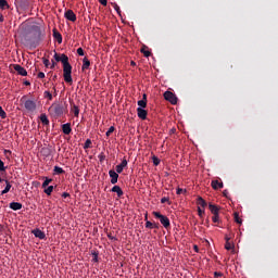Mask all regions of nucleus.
<instances>
[{"mask_svg":"<svg viewBox=\"0 0 278 278\" xmlns=\"http://www.w3.org/2000/svg\"><path fill=\"white\" fill-rule=\"evenodd\" d=\"M54 59L56 62L63 63V79L67 84H73L72 70L73 66L68 62V56L66 54H61V56L55 53Z\"/></svg>","mask_w":278,"mask_h":278,"instance_id":"f257e3e1","label":"nucleus"},{"mask_svg":"<svg viewBox=\"0 0 278 278\" xmlns=\"http://www.w3.org/2000/svg\"><path fill=\"white\" fill-rule=\"evenodd\" d=\"M65 111L66 105L63 102H54L49 109V112L53 117H61Z\"/></svg>","mask_w":278,"mask_h":278,"instance_id":"f03ea898","label":"nucleus"},{"mask_svg":"<svg viewBox=\"0 0 278 278\" xmlns=\"http://www.w3.org/2000/svg\"><path fill=\"white\" fill-rule=\"evenodd\" d=\"M153 216L155 219L160 220V224L165 228L168 229L170 227V220L167 216L161 214L160 212H153Z\"/></svg>","mask_w":278,"mask_h":278,"instance_id":"7ed1b4c3","label":"nucleus"},{"mask_svg":"<svg viewBox=\"0 0 278 278\" xmlns=\"http://www.w3.org/2000/svg\"><path fill=\"white\" fill-rule=\"evenodd\" d=\"M21 102L24 103V106H25V109H26L28 112H35L36 109H37V103H36V101L30 100V99H27L26 96H24V97L21 99Z\"/></svg>","mask_w":278,"mask_h":278,"instance_id":"20e7f679","label":"nucleus"},{"mask_svg":"<svg viewBox=\"0 0 278 278\" xmlns=\"http://www.w3.org/2000/svg\"><path fill=\"white\" fill-rule=\"evenodd\" d=\"M163 97L165 100H167L173 105L177 104V102H178L177 96L172 91H165Z\"/></svg>","mask_w":278,"mask_h":278,"instance_id":"39448f33","label":"nucleus"},{"mask_svg":"<svg viewBox=\"0 0 278 278\" xmlns=\"http://www.w3.org/2000/svg\"><path fill=\"white\" fill-rule=\"evenodd\" d=\"M31 233H33L36 238H38L39 240H46V239H47L46 233H45L41 229H39V228L34 229V230L31 231Z\"/></svg>","mask_w":278,"mask_h":278,"instance_id":"423d86ee","label":"nucleus"},{"mask_svg":"<svg viewBox=\"0 0 278 278\" xmlns=\"http://www.w3.org/2000/svg\"><path fill=\"white\" fill-rule=\"evenodd\" d=\"M109 177H111V184L115 185L118 181V173L114 169L109 170Z\"/></svg>","mask_w":278,"mask_h":278,"instance_id":"0eeeda50","label":"nucleus"},{"mask_svg":"<svg viewBox=\"0 0 278 278\" xmlns=\"http://www.w3.org/2000/svg\"><path fill=\"white\" fill-rule=\"evenodd\" d=\"M128 165V161L126 159L122 160V163L119 165L115 166L116 173L121 174L123 173L124 168Z\"/></svg>","mask_w":278,"mask_h":278,"instance_id":"6e6552de","label":"nucleus"},{"mask_svg":"<svg viewBox=\"0 0 278 278\" xmlns=\"http://www.w3.org/2000/svg\"><path fill=\"white\" fill-rule=\"evenodd\" d=\"M137 116L141 119H147L148 112L144 110V108H137Z\"/></svg>","mask_w":278,"mask_h":278,"instance_id":"1a4fd4ad","label":"nucleus"},{"mask_svg":"<svg viewBox=\"0 0 278 278\" xmlns=\"http://www.w3.org/2000/svg\"><path fill=\"white\" fill-rule=\"evenodd\" d=\"M211 187L213 188V190H219L224 188V182L219 180H212Z\"/></svg>","mask_w":278,"mask_h":278,"instance_id":"9d476101","label":"nucleus"},{"mask_svg":"<svg viewBox=\"0 0 278 278\" xmlns=\"http://www.w3.org/2000/svg\"><path fill=\"white\" fill-rule=\"evenodd\" d=\"M10 208L14 212L21 211L23 208V204L21 202H11Z\"/></svg>","mask_w":278,"mask_h":278,"instance_id":"9b49d317","label":"nucleus"},{"mask_svg":"<svg viewBox=\"0 0 278 278\" xmlns=\"http://www.w3.org/2000/svg\"><path fill=\"white\" fill-rule=\"evenodd\" d=\"M65 17L67 18V21H72V22H75L77 20L76 14L72 10H67L65 12Z\"/></svg>","mask_w":278,"mask_h":278,"instance_id":"f8f14e48","label":"nucleus"},{"mask_svg":"<svg viewBox=\"0 0 278 278\" xmlns=\"http://www.w3.org/2000/svg\"><path fill=\"white\" fill-rule=\"evenodd\" d=\"M14 70L18 73V75H22V76H27L28 74L27 71L20 64H15Z\"/></svg>","mask_w":278,"mask_h":278,"instance_id":"ddd939ff","label":"nucleus"},{"mask_svg":"<svg viewBox=\"0 0 278 278\" xmlns=\"http://www.w3.org/2000/svg\"><path fill=\"white\" fill-rule=\"evenodd\" d=\"M61 129L63 130V134H65V136H70V134L72 132L71 123L63 124L61 126Z\"/></svg>","mask_w":278,"mask_h":278,"instance_id":"4468645a","label":"nucleus"},{"mask_svg":"<svg viewBox=\"0 0 278 278\" xmlns=\"http://www.w3.org/2000/svg\"><path fill=\"white\" fill-rule=\"evenodd\" d=\"M111 192H115V194H117V197H119V198L123 197V194H124L123 189L117 185H115V186H113V188H111Z\"/></svg>","mask_w":278,"mask_h":278,"instance_id":"2eb2a0df","label":"nucleus"},{"mask_svg":"<svg viewBox=\"0 0 278 278\" xmlns=\"http://www.w3.org/2000/svg\"><path fill=\"white\" fill-rule=\"evenodd\" d=\"M144 227H146V229H159L160 225L156 223L147 220Z\"/></svg>","mask_w":278,"mask_h":278,"instance_id":"dca6fc26","label":"nucleus"},{"mask_svg":"<svg viewBox=\"0 0 278 278\" xmlns=\"http://www.w3.org/2000/svg\"><path fill=\"white\" fill-rule=\"evenodd\" d=\"M208 210L212 215H218L219 214V207L214 204H208Z\"/></svg>","mask_w":278,"mask_h":278,"instance_id":"f3484780","label":"nucleus"},{"mask_svg":"<svg viewBox=\"0 0 278 278\" xmlns=\"http://www.w3.org/2000/svg\"><path fill=\"white\" fill-rule=\"evenodd\" d=\"M4 182H5V188L1 191V194H8V192H10V190H11V188H12V185H11V182L8 180V179H5L4 180Z\"/></svg>","mask_w":278,"mask_h":278,"instance_id":"a211bd4d","label":"nucleus"},{"mask_svg":"<svg viewBox=\"0 0 278 278\" xmlns=\"http://www.w3.org/2000/svg\"><path fill=\"white\" fill-rule=\"evenodd\" d=\"M53 37L56 39V42L62 43V35L56 29L53 30Z\"/></svg>","mask_w":278,"mask_h":278,"instance_id":"6ab92c4d","label":"nucleus"},{"mask_svg":"<svg viewBox=\"0 0 278 278\" xmlns=\"http://www.w3.org/2000/svg\"><path fill=\"white\" fill-rule=\"evenodd\" d=\"M197 205H199V206L202 207V208H205V206H206V201H205L202 197H199V198L197 199Z\"/></svg>","mask_w":278,"mask_h":278,"instance_id":"aec40b11","label":"nucleus"},{"mask_svg":"<svg viewBox=\"0 0 278 278\" xmlns=\"http://www.w3.org/2000/svg\"><path fill=\"white\" fill-rule=\"evenodd\" d=\"M90 66V61L87 56L83 59V71L88 70Z\"/></svg>","mask_w":278,"mask_h":278,"instance_id":"412c9836","label":"nucleus"},{"mask_svg":"<svg viewBox=\"0 0 278 278\" xmlns=\"http://www.w3.org/2000/svg\"><path fill=\"white\" fill-rule=\"evenodd\" d=\"M9 8H10V5L7 0H0V9L1 10H7Z\"/></svg>","mask_w":278,"mask_h":278,"instance_id":"4be33fe9","label":"nucleus"},{"mask_svg":"<svg viewBox=\"0 0 278 278\" xmlns=\"http://www.w3.org/2000/svg\"><path fill=\"white\" fill-rule=\"evenodd\" d=\"M40 119H41L43 125L48 126L50 124V121H49V118L46 114H41Z\"/></svg>","mask_w":278,"mask_h":278,"instance_id":"5701e85b","label":"nucleus"},{"mask_svg":"<svg viewBox=\"0 0 278 278\" xmlns=\"http://www.w3.org/2000/svg\"><path fill=\"white\" fill-rule=\"evenodd\" d=\"M64 173H65V170L62 167H60V166L54 167L55 175H64Z\"/></svg>","mask_w":278,"mask_h":278,"instance_id":"b1692460","label":"nucleus"},{"mask_svg":"<svg viewBox=\"0 0 278 278\" xmlns=\"http://www.w3.org/2000/svg\"><path fill=\"white\" fill-rule=\"evenodd\" d=\"M233 219L236 224L242 225V219L240 218L239 213H233Z\"/></svg>","mask_w":278,"mask_h":278,"instance_id":"393cba45","label":"nucleus"},{"mask_svg":"<svg viewBox=\"0 0 278 278\" xmlns=\"http://www.w3.org/2000/svg\"><path fill=\"white\" fill-rule=\"evenodd\" d=\"M42 153H43V156H45V157H50L52 151H51V149H49V148H43V149H42Z\"/></svg>","mask_w":278,"mask_h":278,"instance_id":"a878e982","label":"nucleus"},{"mask_svg":"<svg viewBox=\"0 0 278 278\" xmlns=\"http://www.w3.org/2000/svg\"><path fill=\"white\" fill-rule=\"evenodd\" d=\"M137 105L140 109H146L147 108V101L146 100H138Z\"/></svg>","mask_w":278,"mask_h":278,"instance_id":"bb28decb","label":"nucleus"},{"mask_svg":"<svg viewBox=\"0 0 278 278\" xmlns=\"http://www.w3.org/2000/svg\"><path fill=\"white\" fill-rule=\"evenodd\" d=\"M72 112H74V116H79V108L76 104L72 105Z\"/></svg>","mask_w":278,"mask_h":278,"instance_id":"cd10ccee","label":"nucleus"},{"mask_svg":"<svg viewBox=\"0 0 278 278\" xmlns=\"http://www.w3.org/2000/svg\"><path fill=\"white\" fill-rule=\"evenodd\" d=\"M91 256H93V263H99V252L98 251L91 252Z\"/></svg>","mask_w":278,"mask_h":278,"instance_id":"c85d7f7f","label":"nucleus"},{"mask_svg":"<svg viewBox=\"0 0 278 278\" xmlns=\"http://www.w3.org/2000/svg\"><path fill=\"white\" fill-rule=\"evenodd\" d=\"M235 249V244H232L231 242H225V250L226 251H231Z\"/></svg>","mask_w":278,"mask_h":278,"instance_id":"c756f323","label":"nucleus"},{"mask_svg":"<svg viewBox=\"0 0 278 278\" xmlns=\"http://www.w3.org/2000/svg\"><path fill=\"white\" fill-rule=\"evenodd\" d=\"M152 163L154 166H159L161 164V160L157 156L153 155Z\"/></svg>","mask_w":278,"mask_h":278,"instance_id":"7c9ffc66","label":"nucleus"},{"mask_svg":"<svg viewBox=\"0 0 278 278\" xmlns=\"http://www.w3.org/2000/svg\"><path fill=\"white\" fill-rule=\"evenodd\" d=\"M140 52L143 54V56L149 58L151 55V52L147 50V48H142Z\"/></svg>","mask_w":278,"mask_h":278,"instance_id":"2f4dec72","label":"nucleus"},{"mask_svg":"<svg viewBox=\"0 0 278 278\" xmlns=\"http://www.w3.org/2000/svg\"><path fill=\"white\" fill-rule=\"evenodd\" d=\"M7 168L4 162L0 159V173H5Z\"/></svg>","mask_w":278,"mask_h":278,"instance_id":"473e14b6","label":"nucleus"},{"mask_svg":"<svg viewBox=\"0 0 278 278\" xmlns=\"http://www.w3.org/2000/svg\"><path fill=\"white\" fill-rule=\"evenodd\" d=\"M54 190L53 186H49L47 189H45L46 194H48V197H50V194H52Z\"/></svg>","mask_w":278,"mask_h":278,"instance_id":"72a5a7b5","label":"nucleus"},{"mask_svg":"<svg viewBox=\"0 0 278 278\" xmlns=\"http://www.w3.org/2000/svg\"><path fill=\"white\" fill-rule=\"evenodd\" d=\"M91 144H92V141L90 139H87L85 141V146H83V149H90Z\"/></svg>","mask_w":278,"mask_h":278,"instance_id":"f704fd0d","label":"nucleus"},{"mask_svg":"<svg viewBox=\"0 0 278 278\" xmlns=\"http://www.w3.org/2000/svg\"><path fill=\"white\" fill-rule=\"evenodd\" d=\"M51 181H52L51 178L46 177V178H45V181H43V184H42V188H46L47 186H49V184H51Z\"/></svg>","mask_w":278,"mask_h":278,"instance_id":"c9c22d12","label":"nucleus"},{"mask_svg":"<svg viewBox=\"0 0 278 278\" xmlns=\"http://www.w3.org/2000/svg\"><path fill=\"white\" fill-rule=\"evenodd\" d=\"M212 222H213L214 224H219V214L213 215Z\"/></svg>","mask_w":278,"mask_h":278,"instance_id":"e433bc0d","label":"nucleus"},{"mask_svg":"<svg viewBox=\"0 0 278 278\" xmlns=\"http://www.w3.org/2000/svg\"><path fill=\"white\" fill-rule=\"evenodd\" d=\"M114 130H115L114 126L109 127V130H106V138H110L111 134L114 132Z\"/></svg>","mask_w":278,"mask_h":278,"instance_id":"4c0bfd02","label":"nucleus"},{"mask_svg":"<svg viewBox=\"0 0 278 278\" xmlns=\"http://www.w3.org/2000/svg\"><path fill=\"white\" fill-rule=\"evenodd\" d=\"M187 189H182V188H177L176 189V194H186Z\"/></svg>","mask_w":278,"mask_h":278,"instance_id":"58836bf2","label":"nucleus"},{"mask_svg":"<svg viewBox=\"0 0 278 278\" xmlns=\"http://www.w3.org/2000/svg\"><path fill=\"white\" fill-rule=\"evenodd\" d=\"M161 203H167L168 205H170L169 198H167V197L161 198Z\"/></svg>","mask_w":278,"mask_h":278,"instance_id":"ea45409f","label":"nucleus"},{"mask_svg":"<svg viewBox=\"0 0 278 278\" xmlns=\"http://www.w3.org/2000/svg\"><path fill=\"white\" fill-rule=\"evenodd\" d=\"M0 116H1V118H7V113H5V111L2 109V106H0Z\"/></svg>","mask_w":278,"mask_h":278,"instance_id":"a19ab883","label":"nucleus"},{"mask_svg":"<svg viewBox=\"0 0 278 278\" xmlns=\"http://www.w3.org/2000/svg\"><path fill=\"white\" fill-rule=\"evenodd\" d=\"M204 213H205V211L202 210L201 206H198V216L202 217Z\"/></svg>","mask_w":278,"mask_h":278,"instance_id":"79ce46f5","label":"nucleus"},{"mask_svg":"<svg viewBox=\"0 0 278 278\" xmlns=\"http://www.w3.org/2000/svg\"><path fill=\"white\" fill-rule=\"evenodd\" d=\"M76 53H78V55H80V56H84V55H85V51H84L83 48H78V49L76 50Z\"/></svg>","mask_w":278,"mask_h":278,"instance_id":"37998d69","label":"nucleus"},{"mask_svg":"<svg viewBox=\"0 0 278 278\" xmlns=\"http://www.w3.org/2000/svg\"><path fill=\"white\" fill-rule=\"evenodd\" d=\"M45 97L49 98V100L53 99V96H52V93L50 91H45Z\"/></svg>","mask_w":278,"mask_h":278,"instance_id":"c03bdc74","label":"nucleus"},{"mask_svg":"<svg viewBox=\"0 0 278 278\" xmlns=\"http://www.w3.org/2000/svg\"><path fill=\"white\" fill-rule=\"evenodd\" d=\"M34 29H35V31L38 34V37H39V39H40V36H41V29H40V27L36 26Z\"/></svg>","mask_w":278,"mask_h":278,"instance_id":"a18cd8bd","label":"nucleus"},{"mask_svg":"<svg viewBox=\"0 0 278 278\" xmlns=\"http://www.w3.org/2000/svg\"><path fill=\"white\" fill-rule=\"evenodd\" d=\"M98 160H100V162H104L105 160L104 153H100V155H98Z\"/></svg>","mask_w":278,"mask_h":278,"instance_id":"49530a36","label":"nucleus"},{"mask_svg":"<svg viewBox=\"0 0 278 278\" xmlns=\"http://www.w3.org/2000/svg\"><path fill=\"white\" fill-rule=\"evenodd\" d=\"M232 239L231 235H225V242H230V240Z\"/></svg>","mask_w":278,"mask_h":278,"instance_id":"de8ad7c7","label":"nucleus"},{"mask_svg":"<svg viewBox=\"0 0 278 278\" xmlns=\"http://www.w3.org/2000/svg\"><path fill=\"white\" fill-rule=\"evenodd\" d=\"M106 237H109V240L111 241H117V238L112 236L111 233L106 235Z\"/></svg>","mask_w":278,"mask_h":278,"instance_id":"09e8293b","label":"nucleus"},{"mask_svg":"<svg viewBox=\"0 0 278 278\" xmlns=\"http://www.w3.org/2000/svg\"><path fill=\"white\" fill-rule=\"evenodd\" d=\"M223 277V273L220 271H214V278Z\"/></svg>","mask_w":278,"mask_h":278,"instance_id":"8fccbe9b","label":"nucleus"},{"mask_svg":"<svg viewBox=\"0 0 278 278\" xmlns=\"http://www.w3.org/2000/svg\"><path fill=\"white\" fill-rule=\"evenodd\" d=\"M113 8L117 11V14H121V8L117 4L113 5Z\"/></svg>","mask_w":278,"mask_h":278,"instance_id":"3c124183","label":"nucleus"},{"mask_svg":"<svg viewBox=\"0 0 278 278\" xmlns=\"http://www.w3.org/2000/svg\"><path fill=\"white\" fill-rule=\"evenodd\" d=\"M43 64L46 65V67H49L50 61H49L48 59H45V60H43Z\"/></svg>","mask_w":278,"mask_h":278,"instance_id":"603ef678","label":"nucleus"},{"mask_svg":"<svg viewBox=\"0 0 278 278\" xmlns=\"http://www.w3.org/2000/svg\"><path fill=\"white\" fill-rule=\"evenodd\" d=\"M61 197H63V199H67V197H71V194L68 192H63V194H61Z\"/></svg>","mask_w":278,"mask_h":278,"instance_id":"864d4df0","label":"nucleus"},{"mask_svg":"<svg viewBox=\"0 0 278 278\" xmlns=\"http://www.w3.org/2000/svg\"><path fill=\"white\" fill-rule=\"evenodd\" d=\"M100 1V4L106 7L108 5V0H99Z\"/></svg>","mask_w":278,"mask_h":278,"instance_id":"5fc2aeb1","label":"nucleus"},{"mask_svg":"<svg viewBox=\"0 0 278 278\" xmlns=\"http://www.w3.org/2000/svg\"><path fill=\"white\" fill-rule=\"evenodd\" d=\"M38 77H39V78H45V77H46V74H45L43 72H40V73L38 74Z\"/></svg>","mask_w":278,"mask_h":278,"instance_id":"6e6d98bb","label":"nucleus"},{"mask_svg":"<svg viewBox=\"0 0 278 278\" xmlns=\"http://www.w3.org/2000/svg\"><path fill=\"white\" fill-rule=\"evenodd\" d=\"M223 194H224V197H228L229 191H228L227 189H225V190L223 191Z\"/></svg>","mask_w":278,"mask_h":278,"instance_id":"4d7b16f0","label":"nucleus"},{"mask_svg":"<svg viewBox=\"0 0 278 278\" xmlns=\"http://www.w3.org/2000/svg\"><path fill=\"white\" fill-rule=\"evenodd\" d=\"M141 100H144V102H148V98H147L146 93L142 94V99Z\"/></svg>","mask_w":278,"mask_h":278,"instance_id":"13d9d810","label":"nucleus"},{"mask_svg":"<svg viewBox=\"0 0 278 278\" xmlns=\"http://www.w3.org/2000/svg\"><path fill=\"white\" fill-rule=\"evenodd\" d=\"M193 250H194V252L198 253V252H199V247H198V245H194V247H193Z\"/></svg>","mask_w":278,"mask_h":278,"instance_id":"bf43d9fd","label":"nucleus"},{"mask_svg":"<svg viewBox=\"0 0 278 278\" xmlns=\"http://www.w3.org/2000/svg\"><path fill=\"white\" fill-rule=\"evenodd\" d=\"M24 84H25L26 86H30V81H28V80H25Z\"/></svg>","mask_w":278,"mask_h":278,"instance_id":"052dcab7","label":"nucleus"},{"mask_svg":"<svg viewBox=\"0 0 278 278\" xmlns=\"http://www.w3.org/2000/svg\"><path fill=\"white\" fill-rule=\"evenodd\" d=\"M4 21V17L2 14H0V22H3Z\"/></svg>","mask_w":278,"mask_h":278,"instance_id":"680f3d73","label":"nucleus"},{"mask_svg":"<svg viewBox=\"0 0 278 278\" xmlns=\"http://www.w3.org/2000/svg\"><path fill=\"white\" fill-rule=\"evenodd\" d=\"M130 65L136 66L137 64H136V62L130 61Z\"/></svg>","mask_w":278,"mask_h":278,"instance_id":"e2e57ef3","label":"nucleus"},{"mask_svg":"<svg viewBox=\"0 0 278 278\" xmlns=\"http://www.w3.org/2000/svg\"><path fill=\"white\" fill-rule=\"evenodd\" d=\"M3 181H5V179H3V178L0 176V184H3Z\"/></svg>","mask_w":278,"mask_h":278,"instance_id":"0e129e2a","label":"nucleus"},{"mask_svg":"<svg viewBox=\"0 0 278 278\" xmlns=\"http://www.w3.org/2000/svg\"><path fill=\"white\" fill-rule=\"evenodd\" d=\"M144 220L148 222V213L144 214Z\"/></svg>","mask_w":278,"mask_h":278,"instance_id":"69168bd1","label":"nucleus"},{"mask_svg":"<svg viewBox=\"0 0 278 278\" xmlns=\"http://www.w3.org/2000/svg\"><path fill=\"white\" fill-rule=\"evenodd\" d=\"M53 90H54V93H55V96L58 94V90H56V88L55 87H53Z\"/></svg>","mask_w":278,"mask_h":278,"instance_id":"338daca9","label":"nucleus"},{"mask_svg":"<svg viewBox=\"0 0 278 278\" xmlns=\"http://www.w3.org/2000/svg\"><path fill=\"white\" fill-rule=\"evenodd\" d=\"M38 45H39V42L35 43V45H34V48H36Z\"/></svg>","mask_w":278,"mask_h":278,"instance_id":"774afa93","label":"nucleus"}]
</instances>
